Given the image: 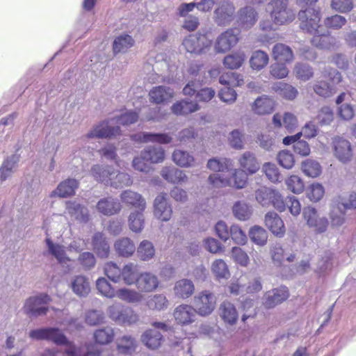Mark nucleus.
Masks as SVG:
<instances>
[{"label":"nucleus","mask_w":356,"mask_h":356,"mask_svg":"<svg viewBox=\"0 0 356 356\" xmlns=\"http://www.w3.org/2000/svg\"><path fill=\"white\" fill-rule=\"evenodd\" d=\"M300 28L313 35L311 43L314 47L322 49H330L336 44V39L327 30L320 25L321 11L312 8L301 10L298 13Z\"/></svg>","instance_id":"1"},{"label":"nucleus","mask_w":356,"mask_h":356,"mask_svg":"<svg viewBox=\"0 0 356 356\" xmlns=\"http://www.w3.org/2000/svg\"><path fill=\"white\" fill-rule=\"evenodd\" d=\"M105 275L113 282L131 286L136 284L140 274L137 264L129 262L120 268L113 261H108L104 266Z\"/></svg>","instance_id":"2"},{"label":"nucleus","mask_w":356,"mask_h":356,"mask_svg":"<svg viewBox=\"0 0 356 356\" xmlns=\"http://www.w3.org/2000/svg\"><path fill=\"white\" fill-rule=\"evenodd\" d=\"M289 0H270L266 10L270 13L271 22H260L264 31L273 29V25H282L292 22L295 19V13L289 8Z\"/></svg>","instance_id":"3"},{"label":"nucleus","mask_w":356,"mask_h":356,"mask_svg":"<svg viewBox=\"0 0 356 356\" xmlns=\"http://www.w3.org/2000/svg\"><path fill=\"white\" fill-rule=\"evenodd\" d=\"M255 198L257 202L262 207H273L282 212L285 211V203L280 192L274 188L262 186L256 190Z\"/></svg>","instance_id":"4"},{"label":"nucleus","mask_w":356,"mask_h":356,"mask_svg":"<svg viewBox=\"0 0 356 356\" xmlns=\"http://www.w3.org/2000/svg\"><path fill=\"white\" fill-rule=\"evenodd\" d=\"M91 173L96 180L116 188L122 181L129 179L128 175L120 172L118 170H111L109 167L102 168L99 165H94L91 169Z\"/></svg>","instance_id":"5"},{"label":"nucleus","mask_w":356,"mask_h":356,"mask_svg":"<svg viewBox=\"0 0 356 356\" xmlns=\"http://www.w3.org/2000/svg\"><path fill=\"white\" fill-rule=\"evenodd\" d=\"M356 208V193H352L349 196L348 202H343L339 197L334 202L330 212L332 224L339 226L344 222V215L346 209Z\"/></svg>","instance_id":"6"},{"label":"nucleus","mask_w":356,"mask_h":356,"mask_svg":"<svg viewBox=\"0 0 356 356\" xmlns=\"http://www.w3.org/2000/svg\"><path fill=\"white\" fill-rule=\"evenodd\" d=\"M50 301V298L47 294H40L35 297H31L26 300L24 310L29 317H37L44 315L48 311L45 305Z\"/></svg>","instance_id":"7"},{"label":"nucleus","mask_w":356,"mask_h":356,"mask_svg":"<svg viewBox=\"0 0 356 356\" xmlns=\"http://www.w3.org/2000/svg\"><path fill=\"white\" fill-rule=\"evenodd\" d=\"M31 338L38 340H47L56 345L67 344L68 340L65 334L56 327L41 328L33 330L29 332Z\"/></svg>","instance_id":"8"},{"label":"nucleus","mask_w":356,"mask_h":356,"mask_svg":"<svg viewBox=\"0 0 356 356\" xmlns=\"http://www.w3.org/2000/svg\"><path fill=\"white\" fill-rule=\"evenodd\" d=\"M303 217L307 225L317 233L325 232L328 226V220L324 216H321L317 210L308 207L303 209Z\"/></svg>","instance_id":"9"},{"label":"nucleus","mask_w":356,"mask_h":356,"mask_svg":"<svg viewBox=\"0 0 356 356\" xmlns=\"http://www.w3.org/2000/svg\"><path fill=\"white\" fill-rule=\"evenodd\" d=\"M332 149L334 157L343 163L351 161L353 149L350 143L342 137L337 136L332 138Z\"/></svg>","instance_id":"10"},{"label":"nucleus","mask_w":356,"mask_h":356,"mask_svg":"<svg viewBox=\"0 0 356 356\" xmlns=\"http://www.w3.org/2000/svg\"><path fill=\"white\" fill-rule=\"evenodd\" d=\"M235 7L229 1L224 0L220 2L214 10L213 19L218 26L229 25L234 19Z\"/></svg>","instance_id":"11"},{"label":"nucleus","mask_w":356,"mask_h":356,"mask_svg":"<svg viewBox=\"0 0 356 356\" xmlns=\"http://www.w3.org/2000/svg\"><path fill=\"white\" fill-rule=\"evenodd\" d=\"M239 31L236 29H229L222 33L216 39L215 49L218 53L229 51L238 42Z\"/></svg>","instance_id":"12"},{"label":"nucleus","mask_w":356,"mask_h":356,"mask_svg":"<svg viewBox=\"0 0 356 356\" xmlns=\"http://www.w3.org/2000/svg\"><path fill=\"white\" fill-rule=\"evenodd\" d=\"M216 298L212 293L203 291L194 298L196 312L201 316L209 315L214 309Z\"/></svg>","instance_id":"13"},{"label":"nucleus","mask_w":356,"mask_h":356,"mask_svg":"<svg viewBox=\"0 0 356 356\" xmlns=\"http://www.w3.org/2000/svg\"><path fill=\"white\" fill-rule=\"evenodd\" d=\"M156 162V149L152 147L143 151L140 156L133 160L134 168L141 172H148L153 169Z\"/></svg>","instance_id":"14"},{"label":"nucleus","mask_w":356,"mask_h":356,"mask_svg":"<svg viewBox=\"0 0 356 356\" xmlns=\"http://www.w3.org/2000/svg\"><path fill=\"white\" fill-rule=\"evenodd\" d=\"M182 44L189 53L201 54L210 46V42L204 35H190L184 40Z\"/></svg>","instance_id":"15"},{"label":"nucleus","mask_w":356,"mask_h":356,"mask_svg":"<svg viewBox=\"0 0 356 356\" xmlns=\"http://www.w3.org/2000/svg\"><path fill=\"white\" fill-rule=\"evenodd\" d=\"M196 313V310L192 306L181 304L175 309L173 316L177 324L187 325L195 321Z\"/></svg>","instance_id":"16"},{"label":"nucleus","mask_w":356,"mask_h":356,"mask_svg":"<svg viewBox=\"0 0 356 356\" xmlns=\"http://www.w3.org/2000/svg\"><path fill=\"white\" fill-rule=\"evenodd\" d=\"M289 290L286 286H281L267 291L264 296V305L266 308H273L282 303L289 298Z\"/></svg>","instance_id":"17"},{"label":"nucleus","mask_w":356,"mask_h":356,"mask_svg":"<svg viewBox=\"0 0 356 356\" xmlns=\"http://www.w3.org/2000/svg\"><path fill=\"white\" fill-rule=\"evenodd\" d=\"M264 222L266 227L275 236L280 238L284 236L286 232L284 223L277 213L274 211L268 212L265 215Z\"/></svg>","instance_id":"18"},{"label":"nucleus","mask_w":356,"mask_h":356,"mask_svg":"<svg viewBox=\"0 0 356 356\" xmlns=\"http://www.w3.org/2000/svg\"><path fill=\"white\" fill-rule=\"evenodd\" d=\"M121 130L118 126L109 127L108 122H102L95 127L86 135L88 138H107L120 135Z\"/></svg>","instance_id":"19"},{"label":"nucleus","mask_w":356,"mask_h":356,"mask_svg":"<svg viewBox=\"0 0 356 356\" xmlns=\"http://www.w3.org/2000/svg\"><path fill=\"white\" fill-rule=\"evenodd\" d=\"M91 244L92 250L98 257L102 259L108 257L110 245L104 234L100 232L95 233L92 237Z\"/></svg>","instance_id":"20"},{"label":"nucleus","mask_w":356,"mask_h":356,"mask_svg":"<svg viewBox=\"0 0 356 356\" xmlns=\"http://www.w3.org/2000/svg\"><path fill=\"white\" fill-rule=\"evenodd\" d=\"M275 101L267 95L257 97L252 104V111L257 115L271 113L275 107Z\"/></svg>","instance_id":"21"},{"label":"nucleus","mask_w":356,"mask_h":356,"mask_svg":"<svg viewBox=\"0 0 356 356\" xmlns=\"http://www.w3.org/2000/svg\"><path fill=\"white\" fill-rule=\"evenodd\" d=\"M257 20V13L253 8L246 6L239 10L237 22L241 29H250L255 24Z\"/></svg>","instance_id":"22"},{"label":"nucleus","mask_w":356,"mask_h":356,"mask_svg":"<svg viewBox=\"0 0 356 356\" xmlns=\"http://www.w3.org/2000/svg\"><path fill=\"white\" fill-rule=\"evenodd\" d=\"M121 200L127 206L136 208L138 211H143L145 209V202L141 195L130 191H124L122 193Z\"/></svg>","instance_id":"23"},{"label":"nucleus","mask_w":356,"mask_h":356,"mask_svg":"<svg viewBox=\"0 0 356 356\" xmlns=\"http://www.w3.org/2000/svg\"><path fill=\"white\" fill-rule=\"evenodd\" d=\"M114 249L118 256L128 258L131 257L135 252L136 245L129 238L122 237L115 241Z\"/></svg>","instance_id":"24"},{"label":"nucleus","mask_w":356,"mask_h":356,"mask_svg":"<svg viewBox=\"0 0 356 356\" xmlns=\"http://www.w3.org/2000/svg\"><path fill=\"white\" fill-rule=\"evenodd\" d=\"M79 186V182L74 179H67L61 181L56 189L52 191L51 197L57 195L60 197H70L75 193V190Z\"/></svg>","instance_id":"25"},{"label":"nucleus","mask_w":356,"mask_h":356,"mask_svg":"<svg viewBox=\"0 0 356 356\" xmlns=\"http://www.w3.org/2000/svg\"><path fill=\"white\" fill-rule=\"evenodd\" d=\"M242 170L248 172L250 175L255 173L260 167L254 154L250 152H244L238 159Z\"/></svg>","instance_id":"26"},{"label":"nucleus","mask_w":356,"mask_h":356,"mask_svg":"<svg viewBox=\"0 0 356 356\" xmlns=\"http://www.w3.org/2000/svg\"><path fill=\"white\" fill-rule=\"evenodd\" d=\"M219 314L223 321L230 325H234L238 319V312L234 305L228 301H224L220 306Z\"/></svg>","instance_id":"27"},{"label":"nucleus","mask_w":356,"mask_h":356,"mask_svg":"<svg viewBox=\"0 0 356 356\" xmlns=\"http://www.w3.org/2000/svg\"><path fill=\"white\" fill-rule=\"evenodd\" d=\"M71 288L74 293L79 296H86L90 291V282L87 277L76 275L71 282Z\"/></svg>","instance_id":"28"},{"label":"nucleus","mask_w":356,"mask_h":356,"mask_svg":"<svg viewBox=\"0 0 356 356\" xmlns=\"http://www.w3.org/2000/svg\"><path fill=\"white\" fill-rule=\"evenodd\" d=\"M97 209L99 212L105 216H112L121 210V205L120 202L111 198H104L97 202Z\"/></svg>","instance_id":"29"},{"label":"nucleus","mask_w":356,"mask_h":356,"mask_svg":"<svg viewBox=\"0 0 356 356\" xmlns=\"http://www.w3.org/2000/svg\"><path fill=\"white\" fill-rule=\"evenodd\" d=\"M172 112L177 115H184L194 113L200 109L197 102L181 100L172 106Z\"/></svg>","instance_id":"30"},{"label":"nucleus","mask_w":356,"mask_h":356,"mask_svg":"<svg viewBox=\"0 0 356 356\" xmlns=\"http://www.w3.org/2000/svg\"><path fill=\"white\" fill-rule=\"evenodd\" d=\"M193 282L188 279H182L175 283L174 291L175 295L182 299L189 298L194 292Z\"/></svg>","instance_id":"31"},{"label":"nucleus","mask_w":356,"mask_h":356,"mask_svg":"<svg viewBox=\"0 0 356 356\" xmlns=\"http://www.w3.org/2000/svg\"><path fill=\"white\" fill-rule=\"evenodd\" d=\"M273 58L277 62H291L293 59V54L291 49L284 44H276L273 49Z\"/></svg>","instance_id":"32"},{"label":"nucleus","mask_w":356,"mask_h":356,"mask_svg":"<svg viewBox=\"0 0 356 356\" xmlns=\"http://www.w3.org/2000/svg\"><path fill=\"white\" fill-rule=\"evenodd\" d=\"M136 284L140 291L151 292L156 289V277L149 273H140Z\"/></svg>","instance_id":"33"},{"label":"nucleus","mask_w":356,"mask_h":356,"mask_svg":"<svg viewBox=\"0 0 356 356\" xmlns=\"http://www.w3.org/2000/svg\"><path fill=\"white\" fill-rule=\"evenodd\" d=\"M161 175L168 182L179 184L186 179V175L184 171L175 167H165L162 169Z\"/></svg>","instance_id":"34"},{"label":"nucleus","mask_w":356,"mask_h":356,"mask_svg":"<svg viewBox=\"0 0 356 356\" xmlns=\"http://www.w3.org/2000/svg\"><path fill=\"white\" fill-rule=\"evenodd\" d=\"M270 254L274 264L277 266H283V262L285 260L291 262L293 261L295 259V254H290L287 255L280 244H275L271 248Z\"/></svg>","instance_id":"35"},{"label":"nucleus","mask_w":356,"mask_h":356,"mask_svg":"<svg viewBox=\"0 0 356 356\" xmlns=\"http://www.w3.org/2000/svg\"><path fill=\"white\" fill-rule=\"evenodd\" d=\"M166 194L157 195V218L168 221L172 214V209L166 200Z\"/></svg>","instance_id":"36"},{"label":"nucleus","mask_w":356,"mask_h":356,"mask_svg":"<svg viewBox=\"0 0 356 356\" xmlns=\"http://www.w3.org/2000/svg\"><path fill=\"white\" fill-rule=\"evenodd\" d=\"M45 242L49 252L53 255L59 263H63L70 260V258L66 256L65 247L63 245L53 243L49 238H47Z\"/></svg>","instance_id":"37"},{"label":"nucleus","mask_w":356,"mask_h":356,"mask_svg":"<svg viewBox=\"0 0 356 356\" xmlns=\"http://www.w3.org/2000/svg\"><path fill=\"white\" fill-rule=\"evenodd\" d=\"M273 89L277 95L288 100L294 99L298 94L296 88L286 83H278L273 87Z\"/></svg>","instance_id":"38"},{"label":"nucleus","mask_w":356,"mask_h":356,"mask_svg":"<svg viewBox=\"0 0 356 356\" xmlns=\"http://www.w3.org/2000/svg\"><path fill=\"white\" fill-rule=\"evenodd\" d=\"M232 211L238 220L245 221L251 217L252 209L247 203L238 201L234 204Z\"/></svg>","instance_id":"39"},{"label":"nucleus","mask_w":356,"mask_h":356,"mask_svg":"<svg viewBox=\"0 0 356 356\" xmlns=\"http://www.w3.org/2000/svg\"><path fill=\"white\" fill-rule=\"evenodd\" d=\"M114 336L113 330L110 327H106L95 331L94 340L96 343L106 345L113 341Z\"/></svg>","instance_id":"40"},{"label":"nucleus","mask_w":356,"mask_h":356,"mask_svg":"<svg viewBox=\"0 0 356 356\" xmlns=\"http://www.w3.org/2000/svg\"><path fill=\"white\" fill-rule=\"evenodd\" d=\"M134 44V39L129 35L124 34L116 38L113 42V50L114 54L126 51Z\"/></svg>","instance_id":"41"},{"label":"nucleus","mask_w":356,"mask_h":356,"mask_svg":"<svg viewBox=\"0 0 356 356\" xmlns=\"http://www.w3.org/2000/svg\"><path fill=\"white\" fill-rule=\"evenodd\" d=\"M312 88L317 95L324 98L331 97L336 92L334 88L323 80H316Z\"/></svg>","instance_id":"42"},{"label":"nucleus","mask_w":356,"mask_h":356,"mask_svg":"<svg viewBox=\"0 0 356 356\" xmlns=\"http://www.w3.org/2000/svg\"><path fill=\"white\" fill-rule=\"evenodd\" d=\"M245 58L243 51H237L225 57L224 65L229 69L234 70L239 68L243 63Z\"/></svg>","instance_id":"43"},{"label":"nucleus","mask_w":356,"mask_h":356,"mask_svg":"<svg viewBox=\"0 0 356 356\" xmlns=\"http://www.w3.org/2000/svg\"><path fill=\"white\" fill-rule=\"evenodd\" d=\"M268 55L261 50L252 53L250 60V66L253 70H260L268 63Z\"/></svg>","instance_id":"44"},{"label":"nucleus","mask_w":356,"mask_h":356,"mask_svg":"<svg viewBox=\"0 0 356 356\" xmlns=\"http://www.w3.org/2000/svg\"><path fill=\"white\" fill-rule=\"evenodd\" d=\"M301 168L304 174L309 177H316L322 171L319 163L312 159H306L302 161Z\"/></svg>","instance_id":"45"},{"label":"nucleus","mask_w":356,"mask_h":356,"mask_svg":"<svg viewBox=\"0 0 356 356\" xmlns=\"http://www.w3.org/2000/svg\"><path fill=\"white\" fill-rule=\"evenodd\" d=\"M172 159L174 162L181 167L192 166L194 163V158L188 152L177 149L173 152Z\"/></svg>","instance_id":"46"},{"label":"nucleus","mask_w":356,"mask_h":356,"mask_svg":"<svg viewBox=\"0 0 356 356\" xmlns=\"http://www.w3.org/2000/svg\"><path fill=\"white\" fill-rule=\"evenodd\" d=\"M249 236L252 242L260 246L264 245L267 242L266 231L258 225H255L250 229Z\"/></svg>","instance_id":"47"},{"label":"nucleus","mask_w":356,"mask_h":356,"mask_svg":"<svg viewBox=\"0 0 356 356\" xmlns=\"http://www.w3.org/2000/svg\"><path fill=\"white\" fill-rule=\"evenodd\" d=\"M211 271L218 280H227L230 275L227 264L220 259H216L212 263Z\"/></svg>","instance_id":"48"},{"label":"nucleus","mask_w":356,"mask_h":356,"mask_svg":"<svg viewBox=\"0 0 356 356\" xmlns=\"http://www.w3.org/2000/svg\"><path fill=\"white\" fill-rule=\"evenodd\" d=\"M294 74L297 79L306 81L313 76L314 71L309 65L304 63H297L294 67Z\"/></svg>","instance_id":"49"},{"label":"nucleus","mask_w":356,"mask_h":356,"mask_svg":"<svg viewBox=\"0 0 356 356\" xmlns=\"http://www.w3.org/2000/svg\"><path fill=\"white\" fill-rule=\"evenodd\" d=\"M77 262L83 270H90L95 266L97 261L93 253L83 252L79 255Z\"/></svg>","instance_id":"50"},{"label":"nucleus","mask_w":356,"mask_h":356,"mask_svg":"<svg viewBox=\"0 0 356 356\" xmlns=\"http://www.w3.org/2000/svg\"><path fill=\"white\" fill-rule=\"evenodd\" d=\"M96 287L99 293L102 296L110 298L115 297L116 290H115L106 278H98L96 281Z\"/></svg>","instance_id":"51"},{"label":"nucleus","mask_w":356,"mask_h":356,"mask_svg":"<svg viewBox=\"0 0 356 356\" xmlns=\"http://www.w3.org/2000/svg\"><path fill=\"white\" fill-rule=\"evenodd\" d=\"M136 348V341L130 336L122 337L117 345L118 350L122 354H129L135 351Z\"/></svg>","instance_id":"52"},{"label":"nucleus","mask_w":356,"mask_h":356,"mask_svg":"<svg viewBox=\"0 0 356 356\" xmlns=\"http://www.w3.org/2000/svg\"><path fill=\"white\" fill-rule=\"evenodd\" d=\"M219 82L225 87H234L242 85L243 80L241 76L234 72H227L222 74L219 78Z\"/></svg>","instance_id":"53"},{"label":"nucleus","mask_w":356,"mask_h":356,"mask_svg":"<svg viewBox=\"0 0 356 356\" xmlns=\"http://www.w3.org/2000/svg\"><path fill=\"white\" fill-rule=\"evenodd\" d=\"M323 22L326 28L333 30H339L347 23V19L345 17L336 14L325 17Z\"/></svg>","instance_id":"54"},{"label":"nucleus","mask_w":356,"mask_h":356,"mask_svg":"<svg viewBox=\"0 0 356 356\" xmlns=\"http://www.w3.org/2000/svg\"><path fill=\"white\" fill-rule=\"evenodd\" d=\"M129 226L131 231L140 232L144 227V218L143 211H137L130 214L129 218Z\"/></svg>","instance_id":"55"},{"label":"nucleus","mask_w":356,"mask_h":356,"mask_svg":"<svg viewBox=\"0 0 356 356\" xmlns=\"http://www.w3.org/2000/svg\"><path fill=\"white\" fill-rule=\"evenodd\" d=\"M137 252L140 259L145 261L153 257L155 250L153 244L151 242L145 240L140 243Z\"/></svg>","instance_id":"56"},{"label":"nucleus","mask_w":356,"mask_h":356,"mask_svg":"<svg viewBox=\"0 0 356 356\" xmlns=\"http://www.w3.org/2000/svg\"><path fill=\"white\" fill-rule=\"evenodd\" d=\"M231 165V161L226 158H213L208 161L207 168L216 172H224Z\"/></svg>","instance_id":"57"},{"label":"nucleus","mask_w":356,"mask_h":356,"mask_svg":"<svg viewBox=\"0 0 356 356\" xmlns=\"http://www.w3.org/2000/svg\"><path fill=\"white\" fill-rule=\"evenodd\" d=\"M262 171L266 177L273 183L280 181L281 175L275 163H266L263 165Z\"/></svg>","instance_id":"58"},{"label":"nucleus","mask_w":356,"mask_h":356,"mask_svg":"<svg viewBox=\"0 0 356 356\" xmlns=\"http://www.w3.org/2000/svg\"><path fill=\"white\" fill-rule=\"evenodd\" d=\"M278 163L284 168L291 169L295 163L293 154L288 150L280 151L277 156Z\"/></svg>","instance_id":"59"},{"label":"nucleus","mask_w":356,"mask_h":356,"mask_svg":"<svg viewBox=\"0 0 356 356\" xmlns=\"http://www.w3.org/2000/svg\"><path fill=\"white\" fill-rule=\"evenodd\" d=\"M330 6L336 12L348 13L353 10L354 3L353 0H332Z\"/></svg>","instance_id":"60"},{"label":"nucleus","mask_w":356,"mask_h":356,"mask_svg":"<svg viewBox=\"0 0 356 356\" xmlns=\"http://www.w3.org/2000/svg\"><path fill=\"white\" fill-rule=\"evenodd\" d=\"M115 297L129 302H134L140 300V296L138 292L135 290L125 288L116 290Z\"/></svg>","instance_id":"61"},{"label":"nucleus","mask_w":356,"mask_h":356,"mask_svg":"<svg viewBox=\"0 0 356 356\" xmlns=\"http://www.w3.org/2000/svg\"><path fill=\"white\" fill-rule=\"evenodd\" d=\"M67 209L69 213L76 215L77 218L80 216L81 219L84 221H87L88 220V211L86 208L81 204L75 202H69Z\"/></svg>","instance_id":"62"},{"label":"nucleus","mask_w":356,"mask_h":356,"mask_svg":"<svg viewBox=\"0 0 356 356\" xmlns=\"http://www.w3.org/2000/svg\"><path fill=\"white\" fill-rule=\"evenodd\" d=\"M208 180L213 186L216 188L232 186V180L225 177L222 174H212L209 177Z\"/></svg>","instance_id":"63"},{"label":"nucleus","mask_w":356,"mask_h":356,"mask_svg":"<svg viewBox=\"0 0 356 356\" xmlns=\"http://www.w3.org/2000/svg\"><path fill=\"white\" fill-rule=\"evenodd\" d=\"M287 188L293 193L299 194L303 191L304 184L297 175L290 176L286 181Z\"/></svg>","instance_id":"64"}]
</instances>
